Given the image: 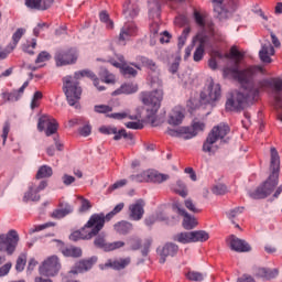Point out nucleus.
I'll return each mask as SVG.
<instances>
[{"instance_id": "4be33fe9", "label": "nucleus", "mask_w": 282, "mask_h": 282, "mask_svg": "<svg viewBox=\"0 0 282 282\" xmlns=\"http://www.w3.org/2000/svg\"><path fill=\"white\" fill-rule=\"evenodd\" d=\"M230 248L235 250V252H250V250H252L246 240L239 239L237 236L230 237Z\"/></svg>"}, {"instance_id": "0e129e2a", "label": "nucleus", "mask_w": 282, "mask_h": 282, "mask_svg": "<svg viewBox=\"0 0 282 282\" xmlns=\"http://www.w3.org/2000/svg\"><path fill=\"white\" fill-rule=\"evenodd\" d=\"M95 111L97 113H109V112L113 111V108H111L110 106H107V105H99V106H95Z\"/></svg>"}, {"instance_id": "393cba45", "label": "nucleus", "mask_w": 282, "mask_h": 282, "mask_svg": "<svg viewBox=\"0 0 282 282\" xmlns=\"http://www.w3.org/2000/svg\"><path fill=\"white\" fill-rule=\"evenodd\" d=\"M59 252H62L64 257H73L74 259L83 257V249L74 246H65L63 242H59Z\"/></svg>"}, {"instance_id": "de8ad7c7", "label": "nucleus", "mask_w": 282, "mask_h": 282, "mask_svg": "<svg viewBox=\"0 0 282 282\" xmlns=\"http://www.w3.org/2000/svg\"><path fill=\"white\" fill-rule=\"evenodd\" d=\"M191 34V28H185L182 35L178 37V50H182L186 45V39Z\"/></svg>"}, {"instance_id": "6e6d98bb", "label": "nucleus", "mask_w": 282, "mask_h": 282, "mask_svg": "<svg viewBox=\"0 0 282 282\" xmlns=\"http://www.w3.org/2000/svg\"><path fill=\"white\" fill-rule=\"evenodd\" d=\"M130 250H140L142 248V241L140 238H130L128 241Z\"/></svg>"}, {"instance_id": "c756f323", "label": "nucleus", "mask_w": 282, "mask_h": 282, "mask_svg": "<svg viewBox=\"0 0 282 282\" xmlns=\"http://www.w3.org/2000/svg\"><path fill=\"white\" fill-rule=\"evenodd\" d=\"M138 89H139L138 84H133V83L123 84L121 85L120 88H118L112 93V96H120V94H126V95L137 94Z\"/></svg>"}, {"instance_id": "5701e85b", "label": "nucleus", "mask_w": 282, "mask_h": 282, "mask_svg": "<svg viewBox=\"0 0 282 282\" xmlns=\"http://www.w3.org/2000/svg\"><path fill=\"white\" fill-rule=\"evenodd\" d=\"M177 252H180V247L173 242H167L166 245H164L160 253V263H166V257H175Z\"/></svg>"}, {"instance_id": "bf43d9fd", "label": "nucleus", "mask_w": 282, "mask_h": 282, "mask_svg": "<svg viewBox=\"0 0 282 282\" xmlns=\"http://www.w3.org/2000/svg\"><path fill=\"white\" fill-rule=\"evenodd\" d=\"M54 226V223H46L44 225L35 226L29 230V235H34V232H41V230H45V228H50Z\"/></svg>"}, {"instance_id": "e433bc0d", "label": "nucleus", "mask_w": 282, "mask_h": 282, "mask_svg": "<svg viewBox=\"0 0 282 282\" xmlns=\"http://www.w3.org/2000/svg\"><path fill=\"white\" fill-rule=\"evenodd\" d=\"M23 34H25V29H18L13 35H12V43L9 44V50H15L17 45H19V42L21 39H23Z\"/></svg>"}, {"instance_id": "a18cd8bd", "label": "nucleus", "mask_w": 282, "mask_h": 282, "mask_svg": "<svg viewBox=\"0 0 282 282\" xmlns=\"http://www.w3.org/2000/svg\"><path fill=\"white\" fill-rule=\"evenodd\" d=\"M217 58H224V55L220 52L215 51L208 62L210 69H217Z\"/></svg>"}, {"instance_id": "6e6552de", "label": "nucleus", "mask_w": 282, "mask_h": 282, "mask_svg": "<svg viewBox=\"0 0 282 282\" xmlns=\"http://www.w3.org/2000/svg\"><path fill=\"white\" fill-rule=\"evenodd\" d=\"M19 246V234L12 229L7 235H0V252H7V254H14Z\"/></svg>"}, {"instance_id": "dca6fc26", "label": "nucleus", "mask_w": 282, "mask_h": 282, "mask_svg": "<svg viewBox=\"0 0 282 282\" xmlns=\"http://www.w3.org/2000/svg\"><path fill=\"white\" fill-rule=\"evenodd\" d=\"M96 261H98V258L93 257L76 262L70 270V274H82L83 272H88V270H91V268H94V263H96Z\"/></svg>"}, {"instance_id": "f8f14e48", "label": "nucleus", "mask_w": 282, "mask_h": 282, "mask_svg": "<svg viewBox=\"0 0 282 282\" xmlns=\"http://www.w3.org/2000/svg\"><path fill=\"white\" fill-rule=\"evenodd\" d=\"M37 129L39 131H45L47 137L54 135L58 131V121L50 115H43L39 119Z\"/></svg>"}, {"instance_id": "f257e3e1", "label": "nucleus", "mask_w": 282, "mask_h": 282, "mask_svg": "<svg viewBox=\"0 0 282 282\" xmlns=\"http://www.w3.org/2000/svg\"><path fill=\"white\" fill-rule=\"evenodd\" d=\"M225 58H234L235 65L230 67H225L223 74L225 78L229 76L242 85L241 90H236L231 93L230 97L226 101L227 111H241L246 107V102H251L256 100L261 91L270 89L272 87V82L270 79H262L257 84L252 83V75L254 74L251 68H246L239 70V64L241 58H243V53L237 50V46L230 48L229 55L226 54Z\"/></svg>"}, {"instance_id": "58836bf2", "label": "nucleus", "mask_w": 282, "mask_h": 282, "mask_svg": "<svg viewBox=\"0 0 282 282\" xmlns=\"http://www.w3.org/2000/svg\"><path fill=\"white\" fill-rule=\"evenodd\" d=\"M96 248L104 250V252H109V242L104 238V236H97L94 240Z\"/></svg>"}, {"instance_id": "5fc2aeb1", "label": "nucleus", "mask_w": 282, "mask_h": 282, "mask_svg": "<svg viewBox=\"0 0 282 282\" xmlns=\"http://www.w3.org/2000/svg\"><path fill=\"white\" fill-rule=\"evenodd\" d=\"M204 45H199L196 47L193 58L195 61V63H199V61H202V58H204Z\"/></svg>"}, {"instance_id": "f704fd0d", "label": "nucleus", "mask_w": 282, "mask_h": 282, "mask_svg": "<svg viewBox=\"0 0 282 282\" xmlns=\"http://www.w3.org/2000/svg\"><path fill=\"white\" fill-rule=\"evenodd\" d=\"M210 239V235H208L207 231L204 230H195L192 231V243H204V241H208Z\"/></svg>"}, {"instance_id": "7ed1b4c3", "label": "nucleus", "mask_w": 282, "mask_h": 282, "mask_svg": "<svg viewBox=\"0 0 282 282\" xmlns=\"http://www.w3.org/2000/svg\"><path fill=\"white\" fill-rule=\"evenodd\" d=\"M271 174L268 180L258 186L253 192H249L251 199H265L272 195L274 188L279 185V171H281V159L276 148H271V161H270Z\"/></svg>"}, {"instance_id": "49530a36", "label": "nucleus", "mask_w": 282, "mask_h": 282, "mask_svg": "<svg viewBox=\"0 0 282 282\" xmlns=\"http://www.w3.org/2000/svg\"><path fill=\"white\" fill-rule=\"evenodd\" d=\"M52 55L48 52L42 51L35 59V65H41V63H47V61H50Z\"/></svg>"}, {"instance_id": "20e7f679", "label": "nucleus", "mask_w": 282, "mask_h": 282, "mask_svg": "<svg viewBox=\"0 0 282 282\" xmlns=\"http://www.w3.org/2000/svg\"><path fill=\"white\" fill-rule=\"evenodd\" d=\"M150 87L151 91H141L139 98L141 102L145 105L148 111H150L151 116H155L162 107V100H164V89L162 79L159 76H152L150 78Z\"/></svg>"}, {"instance_id": "774afa93", "label": "nucleus", "mask_w": 282, "mask_h": 282, "mask_svg": "<svg viewBox=\"0 0 282 282\" xmlns=\"http://www.w3.org/2000/svg\"><path fill=\"white\" fill-rule=\"evenodd\" d=\"M185 208H187V210H191V213H199V208L195 207V203H193L191 198L185 200Z\"/></svg>"}, {"instance_id": "ddd939ff", "label": "nucleus", "mask_w": 282, "mask_h": 282, "mask_svg": "<svg viewBox=\"0 0 282 282\" xmlns=\"http://www.w3.org/2000/svg\"><path fill=\"white\" fill-rule=\"evenodd\" d=\"M172 208L175 213H177L178 215L184 217L183 228L185 230H193V228L197 227V219H195V217L191 216V214H188V212H186V209L182 208V205H180L178 203H174L172 205Z\"/></svg>"}, {"instance_id": "c85d7f7f", "label": "nucleus", "mask_w": 282, "mask_h": 282, "mask_svg": "<svg viewBox=\"0 0 282 282\" xmlns=\"http://www.w3.org/2000/svg\"><path fill=\"white\" fill-rule=\"evenodd\" d=\"M182 120H184V109L182 107H175L167 120L169 124H173L174 127H177Z\"/></svg>"}, {"instance_id": "aec40b11", "label": "nucleus", "mask_w": 282, "mask_h": 282, "mask_svg": "<svg viewBox=\"0 0 282 282\" xmlns=\"http://www.w3.org/2000/svg\"><path fill=\"white\" fill-rule=\"evenodd\" d=\"M273 94L275 100V107L282 109V79L273 80ZM278 120L282 122V111L278 113Z\"/></svg>"}, {"instance_id": "a878e982", "label": "nucleus", "mask_w": 282, "mask_h": 282, "mask_svg": "<svg viewBox=\"0 0 282 282\" xmlns=\"http://www.w3.org/2000/svg\"><path fill=\"white\" fill-rule=\"evenodd\" d=\"M254 274L258 279H264L265 281H270V279H276V276H279V270L268 269V268H257L254 270Z\"/></svg>"}, {"instance_id": "473e14b6", "label": "nucleus", "mask_w": 282, "mask_h": 282, "mask_svg": "<svg viewBox=\"0 0 282 282\" xmlns=\"http://www.w3.org/2000/svg\"><path fill=\"white\" fill-rule=\"evenodd\" d=\"M115 230L119 235H129L133 230V225L127 220H122L115 225Z\"/></svg>"}, {"instance_id": "3c124183", "label": "nucleus", "mask_w": 282, "mask_h": 282, "mask_svg": "<svg viewBox=\"0 0 282 282\" xmlns=\"http://www.w3.org/2000/svg\"><path fill=\"white\" fill-rule=\"evenodd\" d=\"M35 47H36V40L33 39L32 42H26V44H23L22 50L23 52H26V54L34 55Z\"/></svg>"}, {"instance_id": "c9c22d12", "label": "nucleus", "mask_w": 282, "mask_h": 282, "mask_svg": "<svg viewBox=\"0 0 282 282\" xmlns=\"http://www.w3.org/2000/svg\"><path fill=\"white\" fill-rule=\"evenodd\" d=\"M169 180L167 174H161L155 171H149V182H154L155 184H162Z\"/></svg>"}, {"instance_id": "4c0bfd02", "label": "nucleus", "mask_w": 282, "mask_h": 282, "mask_svg": "<svg viewBox=\"0 0 282 282\" xmlns=\"http://www.w3.org/2000/svg\"><path fill=\"white\" fill-rule=\"evenodd\" d=\"M166 133L172 138H184V135H187L188 133V127H183L178 129H167Z\"/></svg>"}, {"instance_id": "cd10ccee", "label": "nucleus", "mask_w": 282, "mask_h": 282, "mask_svg": "<svg viewBox=\"0 0 282 282\" xmlns=\"http://www.w3.org/2000/svg\"><path fill=\"white\" fill-rule=\"evenodd\" d=\"M274 46H272V44H263L259 52V57L262 63H272V58L270 56H274Z\"/></svg>"}, {"instance_id": "b1692460", "label": "nucleus", "mask_w": 282, "mask_h": 282, "mask_svg": "<svg viewBox=\"0 0 282 282\" xmlns=\"http://www.w3.org/2000/svg\"><path fill=\"white\" fill-rule=\"evenodd\" d=\"M54 0H25L26 8L30 10H50Z\"/></svg>"}, {"instance_id": "72a5a7b5", "label": "nucleus", "mask_w": 282, "mask_h": 282, "mask_svg": "<svg viewBox=\"0 0 282 282\" xmlns=\"http://www.w3.org/2000/svg\"><path fill=\"white\" fill-rule=\"evenodd\" d=\"M173 241L178 243H193V231H184L173 236Z\"/></svg>"}, {"instance_id": "79ce46f5", "label": "nucleus", "mask_w": 282, "mask_h": 282, "mask_svg": "<svg viewBox=\"0 0 282 282\" xmlns=\"http://www.w3.org/2000/svg\"><path fill=\"white\" fill-rule=\"evenodd\" d=\"M174 193L180 195L181 197H186L188 195V191L186 189V185L182 181L176 182V187H174Z\"/></svg>"}, {"instance_id": "9b49d317", "label": "nucleus", "mask_w": 282, "mask_h": 282, "mask_svg": "<svg viewBox=\"0 0 282 282\" xmlns=\"http://www.w3.org/2000/svg\"><path fill=\"white\" fill-rule=\"evenodd\" d=\"M76 61H78V51H76V48L57 51L55 54V63L57 67H64L65 65H74Z\"/></svg>"}, {"instance_id": "0eeeda50", "label": "nucleus", "mask_w": 282, "mask_h": 282, "mask_svg": "<svg viewBox=\"0 0 282 282\" xmlns=\"http://www.w3.org/2000/svg\"><path fill=\"white\" fill-rule=\"evenodd\" d=\"M221 99V85L215 84L213 79H209L204 90L200 93V105H210L215 107Z\"/></svg>"}, {"instance_id": "6ab92c4d", "label": "nucleus", "mask_w": 282, "mask_h": 282, "mask_svg": "<svg viewBox=\"0 0 282 282\" xmlns=\"http://www.w3.org/2000/svg\"><path fill=\"white\" fill-rule=\"evenodd\" d=\"M138 35V26L133 22L126 23L119 34V41L124 43V41H129L131 36Z\"/></svg>"}, {"instance_id": "7c9ffc66", "label": "nucleus", "mask_w": 282, "mask_h": 282, "mask_svg": "<svg viewBox=\"0 0 282 282\" xmlns=\"http://www.w3.org/2000/svg\"><path fill=\"white\" fill-rule=\"evenodd\" d=\"M206 129V124L202 121H193L192 128H188L187 135L183 137V140H191L197 135L198 131H204Z\"/></svg>"}, {"instance_id": "412c9836", "label": "nucleus", "mask_w": 282, "mask_h": 282, "mask_svg": "<svg viewBox=\"0 0 282 282\" xmlns=\"http://www.w3.org/2000/svg\"><path fill=\"white\" fill-rule=\"evenodd\" d=\"M130 264L131 258H120L118 260H108L105 264L100 265V269L107 270V268H111L112 270H124Z\"/></svg>"}, {"instance_id": "1a4fd4ad", "label": "nucleus", "mask_w": 282, "mask_h": 282, "mask_svg": "<svg viewBox=\"0 0 282 282\" xmlns=\"http://www.w3.org/2000/svg\"><path fill=\"white\" fill-rule=\"evenodd\" d=\"M58 272H61V260L56 256L48 257L40 267V274L44 276H56Z\"/></svg>"}, {"instance_id": "ea45409f", "label": "nucleus", "mask_w": 282, "mask_h": 282, "mask_svg": "<svg viewBox=\"0 0 282 282\" xmlns=\"http://www.w3.org/2000/svg\"><path fill=\"white\" fill-rule=\"evenodd\" d=\"M99 19L101 23H105L107 30H113V21L109 18V13H107V11H101L99 13Z\"/></svg>"}, {"instance_id": "f3484780", "label": "nucleus", "mask_w": 282, "mask_h": 282, "mask_svg": "<svg viewBox=\"0 0 282 282\" xmlns=\"http://www.w3.org/2000/svg\"><path fill=\"white\" fill-rule=\"evenodd\" d=\"M30 85V82H24V84L18 89L11 93L4 91L1 94L3 102H17L21 100V96H23L26 87Z\"/></svg>"}, {"instance_id": "bb28decb", "label": "nucleus", "mask_w": 282, "mask_h": 282, "mask_svg": "<svg viewBox=\"0 0 282 282\" xmlns=\"http://www.w3.org/2000/svg\"><path fill=\"white\" fill-rule=\"evenodd\" d=\"M139 12H140V9L138 8L135 0H129L123 4V14L126 19H129V18L135 19Z\"/></svg>"}, {"instance_id": "680f3d73", "label": "nucleus", "mask_w": 282, "mask_h": 282, "mask_svg": "<svg viewBox=\"0 0 282 282\" xmlns=\"http://www.w3.org/2000/svg\"><path fill=\"white\" fill-rule=\"evenodd\" d=\"M194 19L197 23V25H199V28H206V21L204 20V17L202 15V13H199L198 11H194Z\"/></svg>"}, {"instance_id": "a19ab883", "label": "nucleus", "mask_w": 282, "mask_h": 282, "mask_svg": "<svg viewBox=\"0 0 282 282\" xmlns=\"http://www.w3.org/2000/svg\"><path fill=\"white\" fill-rule=\"evenodd\" d=\"M139 61L143 65V67H148V69H151L152 72H155L158 69V65L155 64V62H153V59L140 56Z\"/></svg>"}, {"instance_id": "338daca9", "label": "nucleus", "mask_w": 282, "mask_h": 282, "mask_svg": "<svg viewBox=\"0 0 282 282\" xmlns=\"http://www.w3.org/2000/svg\"><path fill=\"white\" fill-rule=\"evenodd\" d=\"M62 182H63L64 186H72L74 184V182H76V177H74L69 174H64L62 176Z\"/></svg>"}, {"instance_id": "69168bd1", "label": "nucleus", "mask_w": 282, "mask_h": 282, "mask_svg": "<svg viewBox=\"0 0 282 282\" xmlns=\"http://www.w3.org/2000/svg\"><path fill=\"white\" fill-rule=\"evenodd\" d=\"M47 28H50V24H47L46 22H40L33 30L34 36H39V34H41V32H43L44 29L47 30Z\"/></svg>"}, {"instance_id": "052dcab7", "label": "nucleus", "mask_w": 282, "mask_h": 282, "mask_svg": "<svg viewBox=\"0 0 282 282\" xmlns=\"http://www.w3.org/2000/svg\"><path fill=\"white\" fill-rule=\"evenodd\" d=\"M120 248H124V241L109 242L108 252H113V250H120Z\"/></svg>"}, {"instance_id": "13d9d810", "label": "nucleus", "mask_w": 282, "mask_h": 282, "mask_svg": "<svg viewBox=\"0 0 282 282\" xmlns=\"http://www.w3.org/2000/svg\"><path fill=\"white\" fill-rule=\"evenodd\" d=\"M243 210L245 207H236L227 213V217L228 219H235L236 217H239Z\"/></svg>"}, {"instance_id": "f03ea898", "label": "nucleus", "mask_w": 282, "mask_h": 282, "mask_svg": "<svg viewBox=\"0 0 282 282\" xmlns=\"http://www.w3.org/2000/svg\"><path fill=\"white\" fill-rule=\"evenodd\" d=\"M90 78L93 80L95 87H97L98 91H105V86H98L100 84V79L96 77V74L89 69H84L76 72L74 77L67 76L63 78V90L67 98V102L70 107H75L78 109V101L80 100V96L83 95V88L79 86V78Z\"/></svg>"}, {"instance_id": "864d4df0", "label": "nucleus", "mask_w": 282, "mask_h": 282, "mask_svg": "<svg viewBox=\"0 0 282 282\" xmlns=\"http://www.w3.org/2000/svg\"><path fill=\"white\" fill-rule=\"evenodd\" d=\"M121 72H122L123 76H137L138 75V70H135V68H133L131 66H128L127 64H122Z\"/></svg>"}, {"instance_id": "a211bd4d", "label": "nucleus", "mask_w": 282, "mask_h": 282, "mask_svg": "<svg viewBox=\"0 0 282 282\" xmlns=\"http://www.w3.org/2000/svg\"><path fill=\"white\" fill-rule=\"evenodd\" d=\"M100 133L104 135H115L113 140H122V138H132L131 134L127 133V130L121 129L118 131V128L111 126H102L99 128Z\"/></svg>"}, {"instance_id": "37998d69", "label": "nucleus", "mask_w": 282, "mask_h": 282, "mask_svg": "<svg viewBox=\"0 0 282 282\" xmlns=\"http://www.w3.org/2000/svg\"><path fill=\"white\" fill-rule=\"evenodd\" d=\"M77 199L80 200L79 213H87L88 210H91L93 205L89 199L84 198L83 196H77Z\"/></svg>"}, {"instance_id": "4d7b16f0", "label": "nucleus", "mask_w": 282, "mask_h": 282, "mask_svg": "<svg viewBox=\"0 0 282 282\" xmlns=\"http://www.w3.org/2000/svg\"><path fill=\"white\" fill-rule=\"evenodd\" d=\"M212 191L214 195H226V193H228V187L224 184H218L214 186Z\"/></svg>"}, {"instance_id": "2eb2a0df", "label": "nucleus", "mask_w": 282, "mask_h": 282, "mask_svg": "<svg viewBox=\"0 0 282 282\" xmlns=\"http://www.w3.org/2000/svg\"><path fill=\"white\" fill-rule=\"evenodd\" d=\"M144 206L143 199H138L129 206V217L132 221H140L144 217Z\"/></svg>"}, {"instance_id": "4468645a", "label": "nucleus", "mask_w": 282, "mask_h": 282, "mask_svg": "<svg viewBox=\"0 0 282 282\" xmlns=\"http://www.w3.org/2000/svg\"><path fill=\"white\" fill-rule=\"evenodd\" d=\"M237 10V3L234 0H230L226 8L221 6V3L215 4L214 12L215 18L219 19V21H226L229 17Z\"/></svg>"}, {"instance_id": "09e8293b", "label": "nucleus", "mask_w": 282, "mask_h": 282, "mask_svg": "<svg viewBox=\"0 0 282 282\" xmlns=\"http://www.w3.org/2000/svg\"><path fill=\"white\" fill-rule=\"evenodd\" d=\"M130 180L132 182H149V171L148 172H142L141 174H137V175H130Z\"/></svg>"}, {"instance_id": "c03bdc74", "label": "nucleus", "mask_w": 282, "mask_h": 282, "mask_svg": "<svg viewBox=\"0 0 282 282\" xmlns=\"http://www.w3.org/2000/svg\"><path fill=\"white\" fill-rule=\"evenodd\" d=\"M204 273L202 272H197V271H188L186 273V279H188V281H196V282H199V281H204Z\"/></svg>"}, {"instance_id": "8fccbe9b", "label": "nucleus", "mask_w": 282, "mask_h": 282, "mask_svg": "<svg viewBox=\"0 0 282 282\" xmlns=\"http://www.w3.org/2000/svg\"><path fill=\"white\" fill-rule=\"evenodd\" d=\"M26 262H28V259H26L25 254L20 256L15 263L17 272H23V270H25Z\"/></svg>"}, {"instance_id": "423d86ee", "label": "nucleus", "mask_w": 282, "mask_h": 282, "mask_svg": "<svg viewBox=\"0 0 282 282\" xmlns=\"http://www.w3.org/2000/svg\"><path fill=\"white\" fill-rule=\"evenodd\" d=\"M230 133V127L225 123L215 126L203 143L204 153H215L219 148L215 145L217 140H224Z\"/></svg>"}, {"instance_id": "2f4dec72", "label": "nucleus", "mask_w": 282, "mask_h": 282, "mask_svg": "<svg viewBox=\"0 0 282 282\" xmlns=\"http://www.w3.org/2000/svg\"><path fill=\"white\" fill-rule=\"evenodd\" d=\"M54 175V170H52V166L50 165H42L39 167L35 180L39 182V180H47Z\"/></svg>"}, {"instance_id": "603ef678", "label": "nucleus", "mask_w": 282, "mask_h": 282, "mask_svg": "<svg viewBox=\"0 0 282 282\" xmlns=\"http://www.w3.org/2000/svg\"><path fill=\"white\" fill-rule=\"evenodd\" d=\"M100 76L104 83H107L108 85H111L112 83H116V77L111 74H109V72L107 69L101 70Z\"/></svg>"}, {"instance_id": "39448f33", "label": "nucleus", "mask_w": 282, "mask_h": 282, "mask_svg": "<svg viewBox=\"0 0 282 282\" xmlns=\"http://www.w3.org/2000/svg\"><path fill=\"white\" fill-rule=\"evenodd\" d=\"M104 221L102 215H91L80 230L70 234V241H78V239H94V237L102 230Z\"/></svg>"}, {"instance_id": "9d476101", "label": "nucleus", "mask_w": 282, "mask_h": 282, "mask_svg": "<svg viewBox=\"0 0 282 282\" xmlns=\"http://www.w3.org/2000/svg\"><path fill=\"white\" fill-rule=\"evenodd\" d=\"M46 186H48V183L46 180H42L40 182L35 181L32 182L29 186V191L23 196V202H40L41 200V194H39L41 191H45Z\"/></svg>"}, {"instance_id": "e2e57ef3", "label": "nucleus", "mask_w": 282, "mask_h": 282, "mask_svg": "<svg viewBox=\"0 0 282 282\" xmlns=\"http://www.w3.org/2000/svg\"><path fill=\"white\" fill-rule=\"evenodd\" d=\"M10 270H12V262H7L2 267H0V278L8 276V274H10Z\"/></svg>"}]
</instances>
